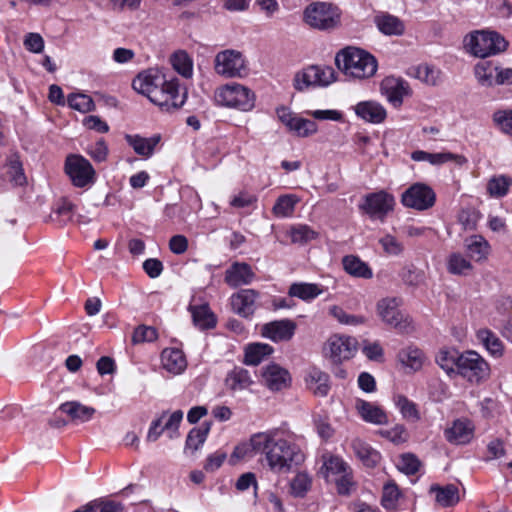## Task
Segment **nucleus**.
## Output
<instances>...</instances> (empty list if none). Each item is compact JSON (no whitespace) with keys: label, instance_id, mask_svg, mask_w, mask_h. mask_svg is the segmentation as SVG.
I'll list each match as a JSON object with an SVG mask.
<instances>
[{"label":"nucleus","instance_id":"obj_1","mask_svg":"<svg viewBox=\"0 0 512 512\" xmlns=\"http://www.w3.org/2000/svg\"><path fill=\"white\" fill-rule=\"evenodd\" d=\"M135 91L148 97L162 112L179 110L187 100V90L180 91L178 79L167 80L165 75L156 68L140 72L133 80Z\"/></svg>","mask_w":512,"mask_h":512},{"label":"nucleus","instance_id":"obj_2","mask_svg":"<svg viewBox=\"0 0 512 512\" xmlns=\"http://www.w3.org/2000/svg\"><path fill=\"white\" fill-rule=\"evenodd\" d=\"M279 430L273 429L253 435V445L257 452L265 454L270 470L274 473H288L304 462L305 455L293 443L278 437Z\"/></svg>","mask_w":512,"mask_h":512},{"label":"nucleus","instance_id":"obj_3","mask_svg":"<svg viewBox=\"0 0 512 512\" xmlns=\"http://www.w3.org/2000/svg\"><path fill=\"white\" fill-rule=\"evenodd\" d=\"M335 63L345 75L356 79L372 77L377 71L375 57L356 47H347L338 52Z\"/></svg>","mask_w":512,"mask_h":512},{"label":"nucleus","instance_id":"obj_4","mask_svg":"<svg viewBox=\"0 0 512 512\" xmlns=\"http://www.w3.org/2000/svg\"><path fill=\"white\" fill-rule=\"evenodd\" d=\"M303 19L313 29L331 31L340 26L341 11L331 3L313 2L305 8Z\"/></svg>","mask_w":512,"mask_h":512},{"label":"nucleus","instance_id":"obj_5","mask_svg":"<svg viewBox=\"0 0 512 512\" xmlns=\"http://www.w3.org/2000/svg\"><path fill=\"white\" fill-rule=\"evenodd\" d=\"M218 106L250 111L255 106V94L248 87L239 83H229L218 87L214 93Z\"/></svg>","mask_w":512,"mask_h":512},{"label":"nucleus","instance_id":"obj_6","mask_svg":"<svg viewBox=\"0 0 512 512\" xmlns=\"http://www.w3.org/2000/svg\"><path fill=\"white\" fill-rule=\"evenodd\" d=\"M458 360L457 376H460L471 384H480L490 376L488 362L476 351L467 350L461 352Z\"/></svg>","mask_w":512,"mask_h":512},{"label":"nucleus","instance_id":"obj_7","mask_svg":"<svg viewBox=\"0 0 512 512\" xmlns=\"http://www.w3.org/2000/svg\"><path fill=\"white\" fill-rule=\"evenodd\" d=\"M508 42L497 32L476 31L466 42L468 50L476 57L486 58L506 50Z\"/></svg>","mask_w":512,"mask_h":512},{"label":"nucleus","instance_id":"obj_8","mask_svg":"<svg viewBox=\"0 0 512 512\" xmlns=\"http://www.w3.org/2000/svg\"><path fill=\"white\" fill-rule=\"evenodd\" d=\"M401 303L400 298H382L377 302L376 310L378 316L386 325L400 333H408L412 330L411 320L400 310Z\"/></svg>","mask_w":512,"mask_h":512},{"label":"nucleus","instance_id":"obj_9","mask_svg":"<svg viewBox=\"0 0 512 512\" xmlns=\"http://www.w3.org/2000/svg\"><path fill=\"white\" fill-rule=\"evenodd\" d=\"M395 198L385 190L368 193L359 204V210L372 220L384 221L387 215L394 210Z\"/></svg>","mask_w":512,"mask_h":512},{"label":"nucleus","instance_id":"obj_10","mask_svg":"<svg viewBox=\"0 0 512 512\" xmlns=\"http://www.w3.org/2000/svg\"><path fill=\"white\" fill-rule=\"evenodd\" d=\"M64 169L75 187L84 188L95 182V169L81 155H69L65 160Z\"/></svg>","mask_w":512,"mask_h":512},{"label":"nucleus","instance_id":"obj_11","mask_svg":"<svg viewBox=\"0 0 512 512\" xmlns=\"http://www.w3.org/2000/svg\"><path fill=\"white\" fill-rule=\"evenodd\" d=\"M215 72L225 78L243 77L246 74L245 60L235 50H224L215 56Z\"/></svg>","mask_w":512,"mask_h":512},{"label":"nucleus","instance_id":"obj_12","mask_svg":"<svg viewBox=\"0 0 512 512\" xmlns=\"http://www.w3.org/2000/svg\"><path fill=\"white\" fill-rule=\"evenodd\" d=\"M335 80L334 69L329 66L312 65L297 73L294 78L295 89L302 91L309 86H327Z\"/></svg>","mask_w":512,"mask_h":512},{"label":"nucleus","instance_id":"obj_13","mask_svg":"<svg viewBox=\"0 0 512 512\" xmlns=\"http://www.w3.org/2000/svg\"><path fill=\"white\" fill-rule=\"evenodd\" d=\"M436 200V195L431 187L423 183L411 185L401 196V202L405 207L419 211L431 208Z\"/></svg>","mask_w":512,"mask_h":512},{"label":"nucleus","instance_id":"obj_14","mask_svg":"<svg viewBox=\"0 0 512 512\" xmlns=\"http://www.w3.org/2000/svg\"><path fill=\"white\" fill-rule=\"evenodd\" d=\"M357 348V341L353 337L332 335L324 346L325 355L335 363L350 359Z\"/></svg>","mask_w":512,"mask_h":512},{"label":"nucleus","instance_id":"obj_15","mask_svg":"<svg viewBox=\"0 0 512 512\" xmlns=\"http://www.w3.org/2000/svg\"><path fill=\"white\" fill-rule=\"evenodd\" d=\"M259 293L254 289H241L230 298L232 310L238 315L248 318L257 308Z\"/></svg>","mask_w":512,"mask_h":512},{"label":"nucleus","instance_id":"obj_16","mask_svg":"<svg viewBox=\"0 0 512 512\" xmlns=\"http://www.w3.org/2000/svg\"><path fill=\"white\" fill-rule=\"evenodd\" d=\"M261 375L264 385L271 391L288 387L291 380L289 372L275 363L263 367Z\"/></svg>","mask_w":512,"mask_h":512},{"label":"nucleus","instance_id":"obj_17","mask_svg":"<svg viewBox=\"0 0 512 512\" xmlns=\"http://www.w3.org/2000/svg\"><path fill=\"white\" fill-rule=\"evenodd\" d=\"M474 434V427L469 420L457 419L452 425L445 429L444 436L446 440L455 445H464L469 443Z\"/></svg>","mask_w":512,"mask_h":512},{"label":"nucleus","instance_id":"obj_18","mask_svg":"<svg viewBox=\"0 0 512 512\" xmlns=\"http://www.w3.org/2000/svg\"><path fill=\"white\" fill-rule=\"evenodd\" d=\"M295 330V322L289 319H283L266 323L262 327V334L274 342H279L290 340Z\"/></svg>","mask_w":512,"mask_h":512},{"label":"nucleus","instance_id":"obj_19","mask_svg":"<svg viewBox=\"0 0 512 512\" xmlns=\"http://www.w3.org/2000/svg\"><path fill=\"white\" fill-rule=\"evenodd\" d=\"M254 278L251 266L244 262L233 263L225 272V282L233 288L248 285Z\"/></svg>","mask_w":512,"mask_h":512},{"label":"nucleus","instance_id":"obj_20","mask_svg":"<svg viewBox=\"0 0 512 512\" xmlns=\"http://www.w3.org/2000/svg\"><path fill=\"white\" fill-rule=\"evenodd\" d=\"M355 114L362 120L380 124L384 122L387 117L386 109L376 101H361L354 106Z\"/></svg>","mask_w":512,"mask_h":512},{"label":"nucleus","instance_id":"obj_21","mask_svg":"<svg viewBox=\"0 0 512 512\" xmlns=\"http://www.w3.org/2000/svg\"><path fill=\"white\" fill-rule=\"evenodd\" d=\"M355 409L365 422L375 425H383L388 422V417L385 411L371 402L363 399H356Z\"/></svg>","mask_w":512,"mask_h":512},{"label":"nucleus","instance_id":"obj_22","mask_svg":"<svg viewBox=\"0 0 512 512\" xmlns=\"http://www.w3.org/2000/svg\"><path fill=\"white\" fill-rule=\"evenodd\" d=\"M253 383L250 371L239 366L229 371L225 378L226 387L233 392L248 389Z\"/></svg>","mask_w":512,"mask_h":512},{"label":"nucleus","instance_id":"obj_23","mask_svg":"<svg viewBox=\"0 0 512 512\" xmlns=\"http://www.w3.org/2000/svg\"><path fill=\"white\" fill-rule=\"evenodd\" d=\"M381 89L386 94L388 100L394 104H401L404 96L409 94L407 82L395 77L385 78L381 83Z\"/></svg>","mask_w":512,"mask_h":512},{"label":"nucleus","instance_id":"obj_24","mask_svg":"<svg viewBox=\"0 0 512 512\" xmlns=\"http://www.w3.org/2000/svg\"><path fill=\"white\" fill-rule=\"evenodd\" d=\"M411 158L414 161H427L432 165H441L449 161H454L458 165H462L467 162L464 156L450 152L429 153L426 151L417 150L411 154Z\"/></svg>","mask_w":512,"mask_h":512},{"label":"nucleus","instance_id":"obj_25","mask_svg":"<svg viewBox=\"0 0 512 512\" xmlns=\"http://www.w3.org/2000/svg\"><path fill=\"white\" fill-rule=\"evenodd\" d=\"M308 388L315 396L325 397L330 390L329 375L318 368H311L305 378Z\"/></svg>","mask_w":512,"mask_h":512},{"label":"nucleus","instance_id":"obj_26","mask_svg":"<svg viewBox=\"0 0 512 512\" xmlns=\"http://www.w3.org/2000/svg\"><path fill=\"white\" fill-rule=\"evenodd\" d=\"M161 361L163 368L174 375L182 373L187 366L183 352L176 348L164 349Z\"/></svg>","mask_w":512,"mask_h":512},{"label":"nucleus","instance_id":"obj_27","mask_svg":"<svg viewBox=\"0 0 512 512\" xmlns=\"http://www.w3.org/2000/svg\"><path fill=\"white\" fill-rule=\"evenodd\" d=\"M351 447L356 457L367 467H375L381 459L378 451L359 438L352 440Z\"/></svg>","mask_w":512,"mask_h":512},{"label":"nucleus","instance_id":"obj_28","mask_svg":"<svg viewBox=\"0 0 512 512\" xmlns=\"http://www.w3.org/2000/svg\"><path fill=\"white\" fill-rule=\"evenodd\" d=\"M430 493L435 494V500L441 507H452L460 500L459 489L454 484L445 486L434 484L430 487Z\"/></svg>","mask_w":512,"mask_h":512},{"label":"nucleus","instance_id":"obj_29","mask_svg":"<svg viewBox=\"0 0 512 512\" xmlns=\"http://www.w3.org/2000/svg\"><path fill=\"white\" fill-rule=\"evenodd\" d=\"M59 410L67 414L72 421L84 423L89 421L96 410L77 401H69L60 405Z\"/></svg>","mask_w":512,"mask_h":512},{"label":"nucleus","instance_id":"obj_30","mask_svg":"<svg viewBox=\"0 0 512 512\" xmlns=\"http://www.w3.org/2000/svg\"><path fill=\"white\" fill-rule=\"evenodd\" d=\"M127 143L134 149L135 153L143 157H150L157 144L160 142V135L144 138L139 135L125 136Z\"/></svg>","mask_w":512,"mask_h":512},{"label":"nucleus","instance_id":"obj_31","mask_svg":"<svg viewBox=\"0 0 512 512\" xmlns=\"http://www.w3.org/2000/svg\"><path fill=\"white\" fill-rule=\"evenodd\" d=\"M408 75L429 86H436L441 82V71L428 64H419L409 68Z\"/></svg>","mask_w":512,"mask_h":512},{"label":"nucleus","instance_id":"obj_32","mask_svg":"<svg viewBox=\"0 0 512 512\" xmlns=\"http://www.w3.org/2000/svg\"><path fill=\"white\" fill-rule=\"evenodd\" d=\"M342 264L344 270L354 276L364 279H370L373 277L371 268L363 262L359 257L354 255H347L343 258Z\"/></svg>","mask_w":512,"mask_h":512},{"label":"nucleus","instance_id":"obj_33","mask_svg":"<svg viewBox=\"0 0 512 512\" xmlns=\"http://www.w3.org/2000/svg\"><path fill=\"white\" fill-rule=\"evenodd\" d=\"M322 292L323 290L317 284L296 282L290 285L288 295L308 302L317 298Z\"/></svg>","mask_w":512,"mask_h":512},{"label":"nucleus","instance_id":"obj_34","mask_svg":"<svg viewBox=\"0 0 512 512\" xmlns=\"http://www.w3.org/2000/svg\"><path fill=\"white\" fill-rule=\"evenodd\" d=\"M300 198L295 194H284L277 198L272 212L278 218L291 217Z\"/></svg>","mask_w":512,"mask_h":512},{"label":"nucleus","instance_id":"obj_35","mask_svg":"<svg viewBox=\"0 0 512 512\" xmlns=\"http://www.w3.org/2000/svg\"><path fill=\"white\" fill-rule=\"evenodd\" d=\"M274 349L269 344L253 343L246 347L244 363L247 365H258L266 357L273 353Z\"/></svg>","mask_w":512,"mask_h":512},{"label":"nucleus","instance_id":"obj_36","mask_svg":"<svg viewBox=\"0 0 512 512\" xmlns=\"http://www.w3.org/2000/svg\"><path fill=\"white\" fill-rule=\"evenodd\" d=\"M424 353L416 347H407L398 353V360L412 371H418L424 363Z\"/></svg>","mask_w":512,"mask_h":512},{"label":"nucleus","instance_id":"obj_37","mask_svg":"<svg viewBox=\"0 0 512 512\" xmlns=\"http://www.w3.org/2000/svg\"><path fill=\"white\" fill-rule=\"evenodd\" d=\"M189 310L192 314L193 322L198 328L205 330L215 326V317L207 304L200 306H190Z\"/></svg>","mask_w":512,"mask_h":512},{"label":"nucleus","instance_id":"obj_38","mask_svg":"<svg viewBox=\"0 0 512 512\" xmlns=\"http://www.w3.org/2000/svg\"><path fill=\"white\" fill-rule=\"evenodd\" d=\"M377 28L385 35H401L404 32L403 23L395 16L381 14L375 17Z\"/></svg>","mask_w":512,"mask_h":512},{"label":"nucleus","instance_id":"obj_39","mask_svg":"<svg viewBox=\"0 0 512 512\" xmlns=\"http://www.w3.org/2000/svg\"><path fill=\"white\" fill-rule=\"evenodd\" d=\"M498 66L485 58L475 65L474 72L477 80L482 86L494 85L495 74Z\"/></svg>","mask_w":512,"mask_h":512},{"label":"nucleus","instance_id":"obj_40","mask_svg":"<svg viewBox=\"0 0 512 512\" xmlns=\"http://www.w3.org/2000/svg\"><path fill=\"white\" fill-rule=\"evenodd\" d=\"M477 339L485 346L491 355L495 357L502 356L504 350L503 343L491 330L480 329L477 332Z\"/></svg>","mask_w":512,"mask_h":512},{"label":"nucleus","instance_id":"obj_41","mask_svg":"<svg viewBox=\"0 0 512 512\" xmlns=\"http://www.w3.org/2000/svg\"><path fill=\"white\" fill-rule=\"evenodd\" d=\"M461 352L452 350H440L436 356L437 364L449 375L454 376L456 369L458 368V358H460Z\"/></svg>","mask_w":512,"mask_h":512},{"label":"nucleus","instance_id":"obj_42","mask_svg":"<svg viewBox=\"0 0 512 512\" xmlns=\"http://www.w3.org/2000/svg\"><path fill=\"white\" fill-rule=\"evenodd\" d=\"M512 178L507 175L493 176L487 183V192L491 197L501 198L507 195Z\"/></svg>","mask_w":512,"mask_h":512},{"label":"nucleus","instance_id":"obj_43","mask_svg":"<svg viewBox=\"0 0 512 512\" xmlns=\"http://www.w3.org/2000/svg\"><path fill=\"white\" fill-rule=\"evenodd\" d=\"M465 247L470 256L477 261L486 257L489 251V243L480 235H473L465 240Z\"/></svg>","mask_w":512,"mask_h":512},{"label":"nucleus","instance_id":"obj_44","mask_svg":"<svg viewBox=\"0 0 512 512\" xmlns=\"http://www.w3.org/2000/svg\"><path fill=\"white\" fill-rule=\"evenodd\" d=\"M173 68L183 77L190 78L193 73L192 60L185 51H178L171 57Z\"/></svg>","mask_w":512,"mask_h":512},{"label":"nucleus","instance_id":"obj_45","mask_svg":"<svg viewBox=\"0 0 512 512\" xmlns=\"http://www.w3.org/2000/svg\"><path fill=\"white\" fill-rule=\"evenodd\" d=\"M472 264L461 253H452L447 259V270L453 275H464L472 269Z\"/></svg>","mask_w":512,"mask_h":512},{"label":"nucleus","instance_id":"obj_46","mask_svg":"<svg viewBox=\"0 0 512 512\" xmlns=\"http://www.w3.org/2000/svg\"><path fill=\"white\" fill-rule=\"evenodd\" d=\"M210 431V423H203L200 427L193 428L187 436L186 448L196 451L206 440Z\"/></svg>","mask_w":512,"mask_h":512},{"label":"nucleus","instance_id":"obj_47","mask_svg":"<svg viewBox=\"0 0 512 512\" xmlns=\"http://www.w3.org/2000/svg\"><path fill=\"white\" fill-rule=\"evenodd\" d=\"M312 485L311 477L304 472L298 473L290 482V493L294 497L303 498Z\"/></svg>","mask_w":512,"mask_h":512},{"label":"nucleus","instance_id":"obj_48","mask_svg":"<svg viewBox=\"0 0 512 512\" xmlns=\"http://www.w3.org/2000/svg\"><path fill=\"white\" fill-rule=\"evenodd\" d=\"M75 212V205L66 199H62L56 209L51 214L54 221H57L60 225H65L72 220Z\"/></svg>","mask_w":512,"mask_h":512},{"label":"nucleus","instance_id":"obj_49","mask_svg":"<svg viewBox=\"0 0 512 512\" xmlns=\"http://www.w3.org/2000/svg\"><path fill=\"white\" fill-rule=\"evenodd\" d=\"M258 453L257 448L253 445V436L250 438L248 443H241L237 445L229 458L231 465H236L241 460L251 458L254 454Z\"/></svg>","mask_w":512,"mask_h":512},{"label":"nucleus","instance_id":"obj_50","mask_svg":"<svg viewBox=\"0 0 512 512\" xmlns=\"http://www.w3.org/2000/svg\"><path fill=\"white\" fill-rule=\"evenodd\" d=\"M318 236V233L311 227L304 224L293 226L290 230V237L293 243L304 244Z\"/></svg>","mask_w":512,"mask_h":512},{"label":"nucleus","instance_id":"obj_51","mask_svg":"<svg viewBox=\"0 0 512 512\" xmlns=\"http://www.w3.org/2000/svg\"><path fill=\"white\" fill-rule=\"evenodd\" d=\"M329 314L345 325H360L366 322L365 317L346 313L341 307L333 305L329 308Z\"/></svg>","mask_w":512,"mask_h":512},{"label":"nucleus","instance_id":"obj_52","mask_svg":"<svg viewBox=\"0 0 512 512\" xmlns=\"http://www.w3.org/2000/svg\"><path fill=\"white\" fill-rule=\"evenodd\" d=\"M400 496V491L396 484L388 483L383 487L381 504L382 506L389 511H394L398 504V499Z\"/></svg>","mask_w":512,"mask_h":512},{"label":"nucleus","instance_id":"obj_53","mask_svg":"<svg viewBox=\"0 0 512 512\" xmlns=\"http://www.w3.org/2000/svg\"><path fill=\"white\" fill-rule=\"evenodd\" d=\"M289 131L298 137H308L317 132V124L312 120L297 117Z\"/></svg>","mask_w":512,"mask_h":512},{"label":"nucleus","instance_id":"obj_54","mask_svg":"<svg viewBox=\"0 0 512 512\" xmlns=\"http://www.w3.org/2000/svg\"><path fill=\"white\" fill-rule=\"evenodd\" d=\"M68 104L72 109L80 112H89L95 108L93 99L85 94H70Z\"/></svg>","mask_w":512,"mask_h":512},{"label":"nucleus","instance_id":"obj_55","mask_svg":"<svg viewBox=\"0 0 512 512\" xmlns=\"http://www.w3.org/2000/svg\"><path fill=\"white\" fill-rule=\"evenodd\" d=\"M396 405L400 409L404 418L412 421H418L420 419L415 403L410 401L406 396L398 395L396 398Z\"/></svg>","mask_w":512,"mask_h":512},{"label":"nucleus","instance_id":"obj_56","mask_svg":"<svg viewBox=\"0 0 512 512\" xmlns=\"http://www.w3.org/2000/svg\"><path fill=\"white\" fill-rule=\"evenodd\" d=\"M157 337L158 333L154 327L140 325L133 332L132 343L140 344L143 342H152L156 340Z\"/></svg>","mask_w":512,"mask_h":512},{"label":"nucleus","instance_id":"obj_57","mask_svg":"<svg viewBox=\"0 0 512 512\" xmlns=\"http://www.w3.org/2000/svg\"><path fill=\"white\" fill-rule=\"evenodd\" d=\"M10 181L17 186H22L26 183V177L22 168V164L17 158H13L9 161L7 171Z\"/></svg>","mask_w":512,"mask_h":512},{"label":"nucleus","instance_id":"obj_58","mask_svg":"<svg viewBox=\"0 0 512 512\" xmlns=\"http://www.w3.org/2000/svg\"><path fill=\"white\" fill-rule=\"evenodd\" d=\"M380 435L394 444H401L407 440V433L402 425H396L390 429H383L379 431Z\"/></svg>","mask_w":512,"mask_h":512},{"label":"nucleus","instance_id":"obj_59","mask_svg":"<svg viewBox=\"0 0 512 512\" xmlns=\"http://www.w3.org/2000/svg\"><path fill=\"white\" fill-rule=\"evenodd\" d=\"M420 461L413 454H403L400 458L398 468L407 475H413L418 472Z\"/></svg>","mask_w":512,"mask_h":512},{"label":"nucleus","instance_id":"obj_60","mask_svg":"<svg viewBox=\"0 0 512 512\" xmlns=\"http://www.w3.org/2000/svg\"><path fill=\"white\" fill-rule=\"evenodd\" d=\"M493 119L502 132L512 135V110L497 111Z\"/></svg>","mask_w":512,"mask_h":512},{"label":"nucleus","instance_id":"obj_61","mask_svg":"<svg viewBox=\"0 0 512 512\" xmlns=\"http://www.w3.org/2000/svg\"><path fill=\"white\" fill-rule=\"evenodd\" d=\"M87 153L96 162H103L108 155V147L103 139L98 140L96 143L89 146Z\"/></svg>","mask_w":512,"mask_h":512},{"label":"nucleus","instance_id":"obj_62","mask_svg":"<svg viewBox=\"0 0 512 512\" xmlns=\"http://www.w3.org/2000/svg\"><path fill=\"white\" fill-rule=\"evenodd\" d=\"M227 458V453L223 450H217L216 452L208 455L204 464V470L207 472H214L221 467L223 462Z\"/></svg>","mask_w":512,"mask_h":512},{"label":"nucleus","instance_id":"obj_63","mask_svg":"<svg viewBox=\"0 0 512 512\" xmlns=\"http://www.w3.org/2000/svg\"><path fill=\"white\" fill-rule=\"evenodd\" d=\"M314 424H315L318 435L322 439L327 440L333 436L334 429L331 426V424L329 423L328 417L318 415L314 419Z\"/></svg>","mask_w":512,"mask_h":512},{"label":"nucleus","instance_id":"obj_64","mask_svg":"<svg viewBox=\"0 0 512 512\" xmlns=\"http://www.w3.org/2000/svg\"><path fill=\"white\" fill-rule=\"evenodd\" d=\"M383 250L390 255H399L403 251V245L392 235H385L379 240Z\"/></svg>","mask_w":512,"mask_h":512}]
</instances>
